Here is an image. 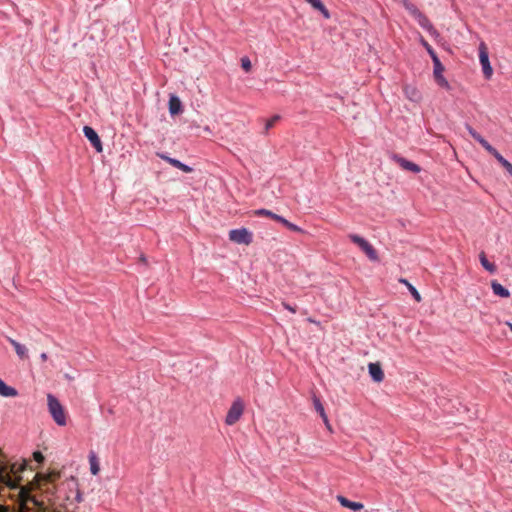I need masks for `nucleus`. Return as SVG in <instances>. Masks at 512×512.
<instances>
[{"label": "nucleus", "instance_id": "nucleus-21", "mask_svg": "<svg viewBox=\"0 0 512 512\" xmlns=\"http://www.w3.org/2000/svg\"><path fill=\"white\" fill-rule=\"evenodd\" d=\"M479 261H480L482 267L486 271H488L490 274H494L497 271L496 265L487 259V256L484 251L480 252Z\"/></svg>", "mask_w": 512, "mask_h": 512}, {"label": "nucleus", "instance_id": "nucleus-36", "mask_svg": "<svg viewBox=\"0 0 512 512\" xmlns=\"http://www.w3.org/2000/svg\"><path fill=\"white\" fill-rule=\"evenodd\" d=\"M32 480L38 481V480H51L50 478H43L40 474L36 473Z\"/></svg>", "mask_w": 512, "mask_h": 512}, {"label": "nucleus", "instance_id": "nucleus-28", "mask_svg": "<svg viewBox=\"0 0 512 512\" xmlns=\"http://www.w3.org/2000/svg\"><path fill=\"white\" fill-rule=\"evenodd\" d=\"M498 156L499 157L496 160L501 164V166L512 177V163H510L507 159H505L501 154H498Z\"/></svg>", "mask_w": 512, "mask_h": 512}, {"label": "nucleus", "instance_id": "nucleus-3", "mask_svg": "<svg viewBox=\"0 0 512 512\" xmlns=\"http://www.w3.org/2000/svg\"><path fill=\"white\" fill-rule=\"evenodd\" d=\"M48 410L58 426H65L67 424V416L64 407L56 396L49 393L47 395Z\"/></svg>", "mask_w": 512, "mask_h": 512}, {"label": "nucleus", "instance_id": "nucleus-7", "mask_svg": "<svg viewBox=\"0 0 512 512\" xmlns=\"http://www.w3.org/2000/svg\"><path fill=\"white\" fill-rule=\"evenodd\" d=\"M229 239L237 244L250 245L253 242V234L244 227L232 229L229 231Z\"/></svg>", "mask_w": 512, "mask_h": 512}, {"label": "nucleus", "instance_id": "nucleus-17", "mask_svg": "<svg viewBox=\"0 0 512 512\" xmlns=\"http://www.w3.org/2000/svg\"><path fill=\"white\" fill-rule=\"evenodd\" d=\"M491 289L494 295L500 298H509L511 295L510 291L502 284H500L497 280L491 281Z\"/></svg>", "mask_w": 512, "mask_h": 512}, {"label": "nucleus", "instance_id": "nucleus-8", "mask_svg": "<svg viewBox=\"0 0 512 512\" xmlns=\"http://www.w3.org/2000/svg\"><path fill=\"white\" fill-rule=\"evenodd\" d=\"M479 61L482 66V72L485 79H490L493 75V68L489 61L488 48L484 42L479 44Z\"/></svg>", "mask_w": 512, "mask_h": 512}, {"label": "nucleus", "instance_id": "nucleus-5", "mask_svg": "<svg viewBox=\"0 0 512 512\" xmlns=\"http://www.w3.org/2000/svg\"><path fill=\"white\" fill-rule=\"evenodd\" d=\"M349 239L366 254L369 260L373 262L379 261L376 249L363 237L358 234H349Z\"/></svg>", "mask_w": 512, "mask_h": 512}, {"label": "nucleus", "instance_id": "nucleus-12", "mask_svg": "<svg viewBox=\"0 0 512 512\" xmlns=\"http://www.w3.org/2000/svg\"><path fill=\"white\" fill-rule=\"evenodd\" d=\"M156 155L166 161L167 163H169L171 166L185 172V173H191L193 171V168L183 162H181L180 160L176 159V158H172L170 156H168L167 154L163 153V152H156Z\"/></svg>", "mask_w": 512, "mask_h": 512}, {"label": "nucleus", "instance_id": "nucleus-23", "mask_svg": "<svg viewBox=\"0 0 512 512\" xmlns=\"http://www.w3.org/2000/svg\"><path fill=\"white\" fill-rule=\"evenodd\" d=\"M399 282L404 284L407 287L408 291L411 293L413 299L416 302L422 301V297H421V294L419 293V291L407 279L400 278Z\"/></svg>", "mask_w": 512, "mask_h": 512}, {"label": "nucleus", "instance_id": "nucleus-11", "mask_svg": "<svg viewBox=\"0 0 512 512\" xmlns=\"http://www.w3.org/2000/svg\"><path fill=\"white\" fill-rule=\"evenodd\" d=\"M391 158L404 170L413 173H419L421 171V167L418 164L402 157L399 154L394 153Z\"/></svg>", "mask_w": 512, "mask_h": 512}, {"label": "nucleus", "instance_id": "nucleus-18", "mask_svg": "<svg viewBox=\"0 0 512 512\" xmlns=\"http://www.w3.org/2000/svg\"><path fill=\"white\" fill-rule=\"evenodd\" d=\"M313 404H314L315 410L319 413V415L322 418L325 425L330 429L329 420H328L327 414L325 412L324 406H323L320 398L317 397L316 395H313Z\"/></svg>", "mask_w": 512, "mask_h": 512}, {"label": "nucleus", "instance_id": "nucleus-19", "mask_svg": "<svg viewBox=\"0 0 512 512\" xmlns=\"http://www.w3.org/2000/svg\"><path fill=\"white\" fill-rule=\"evenodd\" d=\"M313 9L319 11L325 19H329L331 14L321 0H305Z\"/></svg>", "mask_w": 512, "mask_h": 512}, {"label": "nucleus", "instance_id": "nucleus-4", "mask_svg": "<svg viewBox=\"0 0 512 512\" xmlns=\"http://www.w3.org/2000/svg\"><path fill=\"white\" fill-rule=\"evenodd\" d=\"M254 215L259 216V217L271 218L274 221L281 223L284 227H286L290 231L297 232V233H305V231L301 227L288 221L283 216L272 212L271 210H268L265 208H260V209H257L254 211Z\"/></svg>", "mask_w": 512, "mask_h": 512}, {"label": "nucleus", "instance_id": "nucleus-32", "mask_svg": "<svg viewBox=\"0 0 512 512\" xmlns=\"http://www.w3.org/2000/svg\"><path fill=\"white\" fill-rule=\"evenodd\" d=\"M280 116L274 115L272 116L265 124V131L267 132L269 129H271L277 121H279Z\"/></svg>", "mask_w": 512, "mask_h": 512}, {"label": "nucleus", "instance_id": "nucleus-31", "mask_svg": "<svg viewBox=\"0 0 512 512\" xmlns=\"http://www.w3.org/2000/svg\"><path fill=\"white\" fill-rule=\"evenodd\" d=\"M32 457H33V460L35 462H37L38 464H43L45 461V457H44L43 453L39 450L34 451L32 454Z\"/></svg>", "mask_w": 512, "mask_h": 512}, {"label": "nucleus", "instance_id": "nucleus-25", "mask_svg": "<svg viewBox=\"0 0 512 512\" xmlns=\"http://www.w3.org/2000/svg\"><path fill=\"white\" fill-rule=\"evenodd\" d=\"M404 91L407 98L413 102H419L422 98L421 93L415 87L406 86Z\"/></svg>", "mask_w": 512, "mask_h": 512}, {"label": "nucleus", "instance_id": "nucleus-15", "mask_svg": "<svg viewBox=\"0 0 512 512\" xmlns=\"http://www.w3.org/2000/svg\"><path fill=\"white\" fill-rule=\"evenodd\" d=\"M368 372L371 377V379L376 382L380 383L384 379V371L380 365V363H369L368 365Z\"/></svg>", "mask_w": 512, "mask_h": 512}, {"label": "nucleus", "instance_id": "nucleus-22", "mask_svg": "<svg viewBox=\"0 0 512 512\" xmlns=\"http://www.w3.org/2000/svg\"><path fill=\"white\" fill-rule=\"evenodd\" d=\"M0 395L3 397H15L18 395V391L14 387L7 385L0 378Z\"/></svg>", "mask_w": 512, "mask_h": 512}, {"label": "nucleus", "instance_id": "nucleus-1", "mask_svg": "<svg viewBox=\"0 0 512 512\" xmlns=\"http://www.w3.org/2000/svg\"><path fill=\"white\" fill-rule=\"evenodd\" d=\"M11 488L18 489L19 507L21 512H30L34 509H41L43 501L32 493V488L19 486L20 482H5Z\"/></svg>", "mask_w": 512, "mask_h": 512}, {"label": "nucleus", "instance_id": "nucleus-9", "mask_svg": "<svg viewBox=\"0 0 512 512\" xmlns=\"http://www.w3.org/2000/svg\"><path fill=\"white\" fill-rule=\"evenodd\" d=\"M83 134L87 138V140L90 142L92 147L96 150V152L101 153L103 151V145L102 141L96 132V130L91 126H84L83 127Z\"/></svg>", "mask_w": 512, "mask_h": 512}, {"label": "nucleus", "instance_id": "nucleus-14", "mask_svg": "<svg viewBox=\"0 0 512 512\" xmlns=\"http://www.w3.org/2000/svg\"><path fill=\"white\" fill-rule=\"evenodd\" d=\"M415 20L418 22V24L426 30L432 37L438 38L440 37V33L437 31V29L433 26L432 22L429 20V18L421 12Z\"/></svg>", "mask_w": 512, "mask_h": 512}, {"label": "nucleus", "instance_id": "nucleus-40", "mask_svg": "<svg viewBox=\"0 0 512 512\" xmlns=\"http://www.w3.org/2000/svg\"><path fill=\"white\" fill-rule=\"evenodd\" d=\"M67 480L74 481V480H76V478L74 476H70Z\"/></svg>", "mask_w": 512, "mask_h": 512}, {"label": "nucleus", "instance_id": "nucleus-6", "mask_svg": "<svg viewBox=\"0 0 512 512\" xmlns=\"http://www.w3.org/2000/svg\"><path fill=\"white\" fill-rule=\"evenodd\" d=\"M243 411H244L243 401L240 398L235 399L226 414L225 423L227 425L235 424L242 416Z\"/></svg>", "mask_w": 512, "mask_h": 512}, {"label": "nucleus", "instance_id": "nucleus-37", "mask_svg": "<svg viewBox=\"0 0 512 512\" xmlns=\"http://www.w3.org/2000/svg\"><path fill=\"white\" fill-rule=\"evenodd\" d=\"M40 358L42 361H46L48 359V356L45 352L41 353Z\"/></svg>", "mask_w": 512, "mask_h": 512}, {"label": "nucleus", "instance_id": "nucleus-42", "mask_svg": "<svg viewBox=\"0 0 512 512\" xmlns=\"http://www.w3.org/2000/svg\"><path fill=\"white\" fill-rule=\"evenodd\" d=\"M508 325H509V327H510V329H511V331H512V324H511V323H508Z\"/></svg>", "mask_w": 512, "mask_h": 512}, {"label": "nucleus", "instance_id": "nucleus-26", "mask_svg": "<svg viewBox=\"0 0 512 512\" xmlns=\"http://www.w3.org/2000/svg\"><path fill=\"white\" fill-rule=\"evenodd\" d=\"M89 462H90V471H91L92 475H97L100 470V467H99L98 458L93 451H90V453H89Z\"/></svg>", "mask_w": 512, "mask_h": 512}, {"label": "nucleus", "instance_id": "nucleus-24", "mask_svg": "<svg viewBox=\"0 0 512 512\" xmlns=\"http://www.w3.org/2000/svg\"><path fill=\"white\" fill-rule=\"evenodd\" d=\"M400 3L404 7V9L408 11L409 14L414 18H416L421 13L418 7L409 0H400Z\"/></svg>", "mask_w": 512, "mask_h": 512}, {"label": "nucleus", "instance_id": "nucleus-16", "mask_svg": "<svg viewBox=\"0 0 512 512\" xmlns=\"http://www.w3.org/2000/svg\"><path fill=\"white\" fill-rule=\"evenodd\" d=\"M336 499L341 504V506L348 508L352 511H360L364 508V505L361 502H355L347 499L343 495H337Z\"/></svg>", "mask_w": 512, "mask_h": 512}, {"label": "nucleus", "instance_id": "nucleus-38", "mask_svg": "<svg viewBox=\"0 0 512 512\" xmlns=\"http://www.w3.org/2000/svg\"><path fill=\"white\" fill-rule=\"evenodd\" d=\"M140 261L143 262V263H146L147 259H146V257L144 255H141Z\"/></svg>", "mask_w": 512, "mask_h": 512}, {"label": "nucleus", "instance_id": "nucleus-30", "mask_svg": "<svg viewBox=\"0 0 512 512\" xmlns=\"http://www.w3.org/2000/svg\"><path fill=\"white\" fill-rule=\"evenodd\" d=\"M466 129L469 135L477 142V140L482 137L480 133H478L471 125L466 124Z\"/></svg>", "mask_w": 512, "mask_h": 512}, {"label": "nucleus", "instance_id": "nucleus-2", "mask_svg": "<svg viewBox=\"0 0 512 512\" xmlns=\"http://www.w3.org/2000/svg\"><path fill=\"white\" fill-rule=\"evenodd\" d=\"M2 458L4 455L2 454ZM29 463L26 459H21L20 461H4L2 459V475H0V480H23L22 477L18 476V474L24 471L28 467Z\"/></svg>", "mask_w": 512, "mask_h": 512}, {"label": "nucleus", "instance_id": "nucleus-27", "mask_svg": "<svg viewBox=\"0 0 512 512\" xmlns=\"http://www.w3.org/2000/svg\"><path fill=\"white\" fill-rule=\"evenodd\" d=\"M420 43L426 49L427 53L431 57L432 61L438 60L439 57L432 46L424 39L423 36H420Z\"/></svg>", "mask_w": 512, "mask_h": 512}, {"label": "nucleus", "instance_id": "nucleus-39", "mask_svg": "<svg viewBox=\"0 0 512 512\" xmlns=\"http://www.w3.org/2000/svg\"><path fill=\"white\" fill-rule=\"evenodd\" d=\"M0 512H6V508L3 505H0Z\"/></svg>", "mask_w": 512, "mask_h": 512}, {"label": "nucleus", "instance_id": "nucleus-10", "mask_svg": "<svg viewBox=\"0 0 512 512\" xmlns=\"http://www.w3.org/2000/svg\"><path fill=\"white\" fill-rule=\"evenodd\" d=\"M433 66H434L433 74H434L435 82L441 88H444V89H446L448 91L451 90V86H450L449 82L443 76V72H444L445 68H444L443 64L441 63L440 59L435 60L433 62Z\"/></svg>", "mask_w": 512, "mask_h": 512}, {"label": "nucleus", "instance_id": "nucleus-13", "mask_svg": "<svg viewBox=\"0 0 512 512\" xmlns=\"http://www.w3.org/2000/svg\"><path fill=\"white\" fill-rule=\"evenodd\" d=\"M168 111L172 117L178 116L184 111L182 101L176 94L171 93L169 95Z\"/></svg>", "mask_w": 512, "mask_h": 512}, {"label": "nucleus", "instance_id": "nucleus-35", "mask_svg": "<svg viewBox=\"0 0 512 512\" xmlns=\"http://www.w3.org/2000/svg\"><path fill=\"white\" fill-rule=\"evenodd\" d=\"M487 152L491 154L493 157H495V159H497L499 157L498 154H500L498 150L494 148L492 145L490 146V148H487Z\"/></svg>", "mask_w": 512, "mask_h": 512}, {"label": "nucleus", "instance_id": "nucleus-20", "mask_svg": "<svg viewBox=\"0 0 512 512\" xmlns=\"http://www.w3.org/2000/svg\"><path fill=\"white\" fill-rule=\"evenodd\" d=\"M8 342L14 347L16 354L20 359L28 358L27 349L24 345L12 339L11 337H7Z\"/></svg>", "mask_w": 512, "mask_h": 512}, {"label": "nucleus", "instance_id": "nucleus-41", "mask_svg": "<svg viewBox=\"0 0 512 512\" xmlns=\"http://www.w3.org/2000/svg\"><path fill=\"white\" fill-rule=\"evenodd\" d=\"M308 321L309 322H312V323H315L316 321H314L312 318H308Z\"/></svg>", "mask_w": 512, "mask_h": 512}, {"label": "nucleus", "instance_id": "nucleus-34", "mask_svg": "<svg viewBox=\"0 0 512 512\" xmlns=\"http://www.w3.org/2000/svg\"><path fill=\"white\" fill-rule=\"evenodd\" d=\"M282 306H283L286 310L290 311L291 313H296V311H297V307H296V306H292V305H290L289 303L282 302Z\"/></svg>", "mask_w": 512, "mask_h": 512}, {"label": "nucleus", "instance_id": "nucleus-33", "mask_svg": "<svg viewBox=\"0 0 512 512\" xmlns=\"http://www.w3.org/2000/svg\"><path fill=\"white\" fill-rule=\"evenodd\" d=\"M477 142L487 151V148H490L491 144L482 136Z\"/></svg>", "mask_w": 512, "mask_h": 512}, {"label": "nucleus", "instance_id": "nucleus-29", "mask_svg": "<svg viewBox=\"0 0 512 512\" xmlns=\"http://www.w3.org/2000/svg\"><path fill=\"white\" fill-rule=\"evenodd\" d=\"M241 67L245 72H250L252 68V64L250 59L247 56L241 58Z\"/></svg>", "mask_w": 512, "mask_h": 512}]
</instances>
